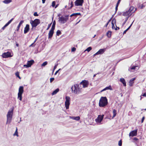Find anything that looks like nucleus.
Returning a JSON list of instances; mask_svg holds the SVG:
<instances>
[{
  "label": "nucleus",
  "instance_id": "nucleus-22",
  "mask_svg": "<svg viewBox=\"0 0 146 146\" xmlns=\"http://www.w3.org/2000/svg\"><path fill=\"white\" fill-rule=\"evenodd\" d=\"M70 118L73 119L78 121L80 119V117L79 116H77L76 117H70Z\"/></svg>",
  "mask_w": 146,
  "mask_h": 146
},
{
  "label": "nucleus",
  "instance_id": "nucleus-27",
  "mask_svg": "<svg viewBox=\"0 0 146 146\" xmlns=\"http://www.w3.org/2000/svg\"><path fill=\"white\" fill-rule=\"evenodd\" d=\"M12 1V0H5L3 2L5 4H8Z\"/></svg>",
  "mask_w": 146,
  "mask_h": 146
},
{
  "label": "nucleus",
  "instance_id": "nucleus-17",
  "mask_svg": "<svg viewBox=\"0 0 146 146\" xmlns=\"http://www.w3.org/2000/svg\"><path fill=\"white\" fill-rule=\"evenodd\" d=\"M34 62V61L33 60H31L30 61H28L27 62L28 65V67H31V66L33 64Z\"/></svg>",
  "mask_w": 146,
  "mask_h": 146
},
{
  "label": "nucleus",
  "instance_id": "nucleus-41",
  "mask_svg": "<svg viewBox=\"0 0 146 146\" xmlns=\"http://www.w3.org/2000/svg\"><path fill=\"white\" fill-rule=\"evenodd\" d=\"M55 2L53 1L52 3V7H54L55 6Z\"/></svg>",
  "mask_w": 146,
  "mask_h": 146
},
{
  "label": "nucleus",
  "instance_id": "nucleus-11",
  "mask_svg": "<svg viewBox=\"0 0 146 146\" xmlns=\"http://www.w3.org/2000/svg\"><path fill=\"white\" fill-rule=\"evenodd\" d=\"M104 116V115H99L97 118L96 119L95 121L97 123H100L102 120Z\"/></svg>",
  "mask_w": 146,
  "mask_h": 146
},
{
  "label": "nucleus",
  "instance_id": "nucleus-12",
  "mask_svg": "<svg viewBox=\"0 0 146 146\" xmlns=\"http://www.w3.org/2000/svg\"><path fill=\"white\" fill-rule=\"evenodd\" d=\"M137 129L133 130L129 134V136L133 137L136 136L137 135Z\"/></svg>",
  "mask_w": 146,
  "mask_h": 146
},
{
  "label": "nucleus",
  "instance_id": "nucleus-20",
  "mask_svg": "<svg viewBox=\"0 0 146 146\" xmlns=\"http://www.w3.org/2000/svg\"><path fill=\"white\" fill-rule=\"evenodd\" d=\"M134 9V7L133 6H131L128 11L130 12V13H133L135 11V10L133 11Z\"/></svg>",
  "mask_w": 146,
  "mask_h": 146
},
{
  "label": "nucleus",
  "instance_id": "nucleus-51",
  "mask_svg": "<svg viewBox=\"0 0 146 146\" xmlns=\"http://www.w3.org/2000/svg\"><path fill=\"white\" fill-rule=\"evenodd\" d=\"M61 70V69L60 68L59 69V70L57 71H56V72H55V73L54 74V75H56V74L60 70Z\"/></svg>",
  "mask_w": 146,
  "mask_h": 146
},
{
  "label": "nucleus",
  "instance_id": "nucleus-47",
  "mask_svg": "<svg viewBox=\"0 0 146 146\" xmlns=\"http://www.w3.org/2000/svg\"><path fill=\"white\" fill-rule=\"evenodd\" d=\"M58 64H56L55 66L54 67V68H53V71H54V70H55L57 68V66H58Z\"/></svg>",
  "mask_w": 146,
  "mask_h": 146
},
{
  "label": "nucleus",
  "instance_id": "nucleus-25",
  "mask_svg": "<svg viewBox=\"0 0 146 146\" xmlns=\"http://www.w3.org/2000/svg\"><path fill=\"white\" fill-rule=\"evenodd\" d=\"M138 67V66H131L130 68L129 69V71H131V70H135L136 69V68Z\"/></svg>",
  "mask_w": 146,
  "mask_h": 146
},
{
  "label": "nucleus",
  "instance_id": "nucleus-62",
  "mask_svg": "<svg viewBox=\"0 0 146 146\" xmlns=\"http://www.w3.org/2000/svg\"><path fill=\"white\" fill-rule=\"evenodd\" d=\"M120 1H121V0H118L117 3L119 4L120 3Z\"/></svg>",
  "mask_w": 146,
  "mask_h": 146
},
{
  "label": "nucleus",
  "instance_id": "nucleus-26",
  "mask_svg": "<svg viewBox=\"0 0 146 146\" xmlns=\"http://www.w3.org/2000/svg\"><path fill=\"white\" fill-rule=\"evenodd\" d=\"M113 115L112 117V118H113L115 117L117 114V111L115 109H113Z\"/></svg>",
  "mask_w": 146,
  "mask_h": 146
},
{
  "label": "nucleus",
  "instance_id": "nucleus-31",
  "mask_svg": "<svg viewBox=\"0 0 146 146\" xmlns=\"http://www.w3.org/2000/svg\"><path fill=\"white\" fill-rule=\"evenodd\" d=\"M61 32L60 30H58L56 32V35L57 36H59L60 35H61Z\"/></svg>",
  "mask_w": 146,
  "mask_h": 146
},
{
  "label": "nucleus",
  "instance_id": "nucleus-18",
  "mask_svg": "<svg viewBox=\"0 0 146 146\" xmlns=\"http://www.w3.org/2000/svg\"><path fill=\"white\" fill-rule=\"evenodd\" d=\"M120 81L122 83L124 86H126V82L125 80L123 78H120Z\"/></svg>",
  "mask_w": 146,
  "mask_h": 146
},
{
  "label": "nucleus",
  "instance_id": "nucleus-16",
  "mask_svg": "<svg viewBox=\"0 0 146 146\" xmlns=\"http://www.w3.org/2000/svg\"><path fill=\"white\" fill-rule=\"evenodd\" d=\"M130 14V12L129 11H127L126 12H123V15L126 16L128 15H129L128 16H130L131 15V14L130 15H129Z\"/></svg>",
  "mask_w": 146,
  "mask_h": 146
},
{
  "label": "nucleus",
  "instance_id": "nucleus-55",
  "mask_svg": "<svg viewBox=\"0 0 146 146\" xmlns=\"http://www.w3.org/2000/svg\"><path fill=\"white\" fill-rule=\"evenodd\" d=\"M28 66V64L27 63V64H25L23 65V66L24 67H25L27 68H28V67H27Z\"/></svg>",
  "mask_w": 146,
  "mask_h": 146
},
{
  "label": "nucleus",
  "instance_id": "nucleus-28",
  "mask_svg": "<svg viewBox=\"0 0 146 146\" xmlns=\"http://www.w3.org/2000/svg\"><path fill=\"white\" fill-rule=\"evenodd\" d=\"M111 32L110 31H108L106 33L107 36L109 38L110 37L111 35Z\"/></svg>",
  "mask_w": 146,
  "mask_h": 146
},
{
  "label": "nucleus",
  "instance_id": "nucleus-58",
  "mask_svg": "<svg viewBox=\"0 0 146 146\" xmlns=\"http://www.w3.org/2000/svg\"><path fill=\"white\" fill-rule=\"evenodd\" d=\"M142 96H143L146 97V92L144 93L142 95Z\"/></svg>",
  "mask_w": 146,
  "mask_h": 146
},
{
  "label": "nucleus",
  "instance_id": "nucleus-50",
  "mask_svg": "<svg viewBox=\"0 0 146 146\" xmlns=\"http://www.w3.org/2000/svg\"><path fill=\"white\" fill-rule=\"evenodd\" d=\"M134 21H133V22L130 25L127 29L128 31L130 28L131 26H132L133 23V22Z\"/></svg>",
  "mask_w": 146,
  "mask_h": 146
},
{
  "label": "nucleus",
  "instance_id": "nucleus-63",
  "mask_svg": "<svg viewBox=\"0 0 146 146\" xmlns=\"http://www.w3.org/2000/svg\"><path fill=\"white\" fill-rule=\"evenodd\" d=\"M45 0H42V3H45Z\"/></svg>",
  "mask_w": 146,
  "mask_h": 146
},
{
  "label": "nucleus",
  "instance_id": "nucleus-24",
  "mask_svg": "<svg viewBox=\"0 0 146 146\" xmlns=\"http://www.w3.org/2000/svg\"><path fill=\"white\" fill-rule=\"evenodd\" d=\"M81 14L80 13H74L70 15V17L74 16L75 17H76V16L78 15H80Z\"/></svg>",
  "mask_w": 146,
  "mask_h": 146
},
{
  "label": "nucleus",
  "instance_id": "nucleus-64",
  "mask_svg": "<svg viewBox=\"0 0 146 146\" xmlns=\"http://www.w3.org/2000/svg\"><path fill=\"white\" fill-rule=\"evenodd\" d=\"M133 84V83H132V82H131V84H130V83H129V85H130V86H132Z\"/></svg>",
  "mask_w": 146,
  "mask_h": 146
},
{
  "label": "nucleus",
  "instance_id": "nucleus-59",
  "mask_svg": "<svg viewBox=\"0 0 146 146\" xmlns=\"http://www.w3.org/2000/svg\"><path fill=\"white\" fill-rule=\"evenodd\" d=\"M109 23V21H108V23L106 24L105 25V27H107L108 25V23Z\"/></svg>",
  "mask_w": 146,
  "mask_h": 146
},
{
  "label": "nucleus",
  "instance_id": "nucleus-9",
  "mask_svg": "<svg viewBox=\"0 0 146 146\" xmlns=\"http://www.w3.org/2000/svg\"><path fill=\"white\" fill-rule=\"evenodd\" d=\"M80 84L82 85L83 86V87L84 88L87 87L89 84L88 81L87 80H83L80 83Z\"/></svg>",
  "mask_w": 146,
  "mask_h": 146
},
{
  "label": "nucleus",
  "instance_id": "nucleus-57",
  "mask_svg": "<svg viewBox=\"0 0 146 146\" xmlns=\"http://www.w3.org/2000/svg\"><path fill=\"white\" fill-rule=\"evenodd\" d=\"M38 37V36L35 39V40L34 42V43H35L36 42V41L37 40Z\"/></svg>",
  "mask_w": 146,
  "mask_h": 146
},
{
  "label": "nucleus",
  "instance_id": "nucleus-1",
  "mask_svg": "<svg viewBox=\"0 0 146 146\" xmlns=\"http://www.w3.org/2000/svg\"><path fill=\"white\" fill-rule=\"evenodd\" d=\"M108 100L106 97H102L99 101V106L100 107H104L107 105Z\"/></svg>",
  "mask_w": 146,
  "mask_h": 146
},
{
  "label": "nucleus",
  "instance_id": "nucleus-39",
  "mask_svg": "<svg viewBox=\"0 0 146 146\" xmlns=\"http://www.w3.org/2000/svg\"><path fill=\"white\" fill-rule=\"evenodd\" d=\"M119 4H118L117 3L115 7V13H116L117 12V9H118V6Z\"/></svg>",
  "mask_w": 146,
  "mask_h": 146
},
{
  "label": "nucleus",
  "instance_id": "nucleus-5",
  "mask_svg": "<svg viewBox=\"0 0 146 146\" xmlns=\"http://www.w3.org/2000/svg\"><path fill=\"white\" fill-rule=\"evenodd\" d=\"M24 88L23 86H20L19 89V92L18 93L17 98L20 101L22 100V94L24 92Z\"/></svg>",
  "mask_w": 146,
  "mask_h": 146
},
{
  "label": "nucleus",
  "instance_id": "nucleus-40",
  "mask_svg": "<svg viewBox=\"0 0 146 146\" xmlns=\"http://www.w3.org/2000/svg\"><path fill=\"white\" fill-rule=\"evenodd\" d=\"M122 144V141L121 140H120L119 141L118 143V145L119 146H121Z\"/></svg>",
  "mask_w": 146,
  "mask_h": 146
},
{
  "label": "nucleus",
  "instance_id": "nucleus-54",
  "mask_svg": "<svg viewBox=\"0 0 146 146\" xmlns=\"http://www.w3.org/2000/svg\"><path fill=\"white\" fill-rule=\"evenodd\" d=\"M133 140H135V141H138V139L136 138V137H134V138H133Z\"/></svg>",
  "mask_w": 146,
  "mask_h": 146
},
{
  "label": "nucleus",
  "instance_id": "nucleus-49",
  "mask_svg": "<svg viewBox=\"0 0 146 146\" xmlns=\"http://www.w3.org/2000/svg\"><path fill=\"white\" fill-rule=\"evenodd\" d=\"M134 21H133V22L130 25L127 29L128 31L130 28L131 26H132L133 23V22Z\"/></svg>",
  "mask_w": 146,
  "mask_h": 146
},
{
  "label": "nucleus",
  "instance_id": "nucleus-7",
  "mask_svg": "<svg viewBox=\"0 0 146 146\" xmlns=\"http://www.w3.org/2000/svg\"><path fill=\"white\" fill-rule=\"evenodd\" d=\"M66 101L65 102V106L66 109L69 108V106L70 104V98L69 97L66 96L65 97Z\"/></svg>",
  "mask_w": 146,
  "mask_h": 146
},
{
  "label": "nucleus",
  "instance_id": "nucleus-48",
  "mask_svg": "<svg viewBox=\"0 0 146 146\" xmlns=\"http://www.w3.org/2000/svg\"><path fill=\"white\" fill-rule=\"evenodd\" d=\"M116 28L114 27V29L115 30H119V27H117L116 25H115Z\"/></svg>",
  "mask_w": 146,
  "mask_h": 146
},
{
  "label": "nucleus",
  "instance_id": "nucleus-21",
  "mask_svg": "<svg viewBox=\"0 0 146 146\" xmlns=\"http://www.w3.org/2000/svg\"><path fill=\"white\" fill-rule=\"evenodd\" d=\"M59 90V89L58 88L54 91L52 93V95H55L57 94V92H58Z\"/></svg>",
  "mask_w": 146,
  "mask_h": 146
},
{
  "label": "nucleus",
  "instance_id": "nucleus-2",
  "mask_svg": "<svg viewBox=\"0 0 146 146\" xmlns=\"http://www.w3.org/2000/svg\"><path fill=\"white\" fill-rule=\"evenodd\" d=\"M79 85L78 84H76L72 86L71 87L72 92L75 94H79L80 91V89L79 87Z\"/></svg>",
  "mask_w": 146,
  "mask_h": 146
},
{
  "label": "nucleus",
  "instance_id": "nucleus-35",
  "mask_svg": "<svg viewBox=\"0 0 146 146\" xmlns=\"http://www.w3.org/2000/svg\"><path fill=\"white\" fill-rule=\"evenodd\" d=\"M135 80V78H131L129 82V83H130L131 84V82L132 83H133V81Z\"/></svg>",
  "mask_w": 146,
  "mask_h": 146
},
{
  "label": "nucleus",
  "instance_id": "nucleus-53",
  "mask_svg": "<svg viewBox=\"0 0 146 146\" xmlns=\"http://www.w3.org/2000/svg\"><path fill=\"white\" fill-rule=\"evenodd\" d=\"M145 119V117L143 116V117L141 120V123H142Z\"/></svg>",
  "mask_w": 146,
  "mask_h": 146
},
{
  "label": "nucleus",
  "instance_id": "nucleus-56",
  "mask_svg": "<svg viewBox=\"0 0 146 146\" xmlns=\"http://www.w3.org/2000/svg\"><path fill=\"white\" fill-rule=\"evenodd\" d=\"M127 31H128V30L127 29L125 31H124L123 33V35L124 34H125L126 33V32Z\"/></svg>",
  "mask_w": 146,
  "mask_h": 146
},
{
  "label": "nucleus",
  "instance_id": "nucleus-29",
  "mask_svg": "<svg viewBox=\"0 0 146 146\" xmlns=\"http://www.w3.org/2000/svg\"><path fill=\"white\" fill-rule=\"evenodd\" d=\"M70 5L71 6L70 7H68L67 8V9L68 10L70 9H72V8L73 7L74 5V4L73 2L72 1H71L70 3Z\"/></svg>",
  "mask_w": 146,
  "mask_h": 146
},
{
  "label": "nucleus",
  "instance_id": "nucleus-15",
  "mask_svg": "<svg viewBox=\"0 0 146 146\" xmlns=\"http://www.w3.org/2000/svg\"><path fill=\"white\" fill-rule=\"evenodd\" d=\"M29 30V25L28 24H27L24 30V33H27Z\"/></svg>",
  "mask_w": 146,
  "mask_h": 146
},
{
  "label": "nucleus",
  "instance_id": "nucleus-52",
  "mask_svg": "<svg viewBox=\"0 0 146 146\" xmlns=\"http://www.w3.org/2000/svg\"><path fill=\"white\" fill-rule=\"evenodd\" d=\"M35 43H34V42L32 43V44L31 45H30L29 46V47H31V46H34L35 45V44H34V45H33Z\"/></svg>",
  "mask_w": 146,
  "mask_h": 146
},
{
  "label": "nucleus",
  "instance_id": "nucleus-36",
  "mask_svg": "<svg viewBox=\"0 0 146 146\" xmlns=\"http://www.w3.org/2000/svg\"><path fill=\"white\" fill-rule=\"evenodd\" d=\"M14 135H17V136H18V131H17V128H16V129L15 131L14 134Z\"/></svg>",
  "mask_w": 146,
  "mask_h": 146
},
{
  "label": "nucleus",
  "instance_id": "nucleus-14",
  "mask_svg": "<svg viewBox=\"0 0 146 146\" xmlns=\"http://www.w3.org/2000/svg\"><path fill=\"white\" fill-rule=\"evenodd\" d=\"M54 29L51 28L50 30L49 31L48 34L49 38H50L52 37L54 33Z\"/></svg>",
  "mask_w": 146,
  "mask_h": 146
},
{
  "label": "nucleus",
  "instance_id": "nucleus-45",
  "mask_svg": "<svg viewBox=\"0 0 146 146\" xmlns=\"http://www.w3.org/2000/svg\"><path fill=\"white\" fill-rule=\"evenodd\" d=\"M14 18H12L10 20H9L7 23L9 24H10L11 22L13 20Z\"/></svg>",
  "mask_w": 146,
  "mask_h": 146
},
{
  "label": "nucleus",
  "instance_id": "nucleus-8",
  "mask_svg": "<svg viewBox=\"0 0 146 146\" xmlns=\"http://www.w3.org/2000/svg\"><path fill=\"white\" fill-rule=\"evenodd\" d=\"M84 2V0H76L74 2L76 6H82Z\"/></svg>",
  "mask_w": 146,
  "mask_h": 146
},
{
  "label": "nucleus",
  "instance_id": "nucleus-23",
  "mask_svg": "<svg viewBox=\"0 0 146 146\" xmlns=\"http://www.w3.org/2000/svg\"><path fill=\"white\" fill-rule=\"evenodd\" d=\"M24 21H23L22 20L20 21L19 23V24L17 26V31H19V29L20 27V26L21 25L23 24V23Z\"/></svg>",
  "mask_w": 146,
  "mask_h": 146
},
{
  "label": "nucleus",
  "instance_id": "nucleus-3",
  "mask_svg": "<svg viewBox=\"0 0 146 146\" xmlns=\"http://www.w3.org/2000/svg\"><path fill=\"white\" fill-rule=\"evenodd\" d=\"M13 109L11 110H9L7 113V121L6 124L10 123L11 122L13 114Z\"/></svg>",
  "mask_w": 146,
  "mask_h": 146
},
{
  "label": "nucleus",
  "instance_id": "nucleus-60",
  "mask_svg": "<svg viewBox=\"0 0 146 146\" xmlns=\"http://www.w3.org/2000/svg\"><path fill=\"white\" fill-rule=\"evenodd\" d=\"M9 24L8 23H7L5 25V26L6 27Z\"/></svg>",
  "mask_w": 146,
  "mask_h": 146
},
{
  "label": "nucleus",
  "instance_id": "nucleus-33",
  "mask_svg": "<svg viewBox=\"0 0 146 146\" xmlns=\"http://www.w3.org/2000/svg\"><path fill=\"white\" fill-rule=\"evenodd\" d=\"M105 90H111L112 88H111V86H110L108 87H107L106 88H105Z\"/></svg>",
  "mask_w": 146,
  "mask_h": 146
},
{
  "label": "nucleus",
  "instance_id": "nucleus-38",
  "mask_svg": "<svg viewBox=\"0 0 146 146\" xmlns=\"http://www.w3.org/2000/svg\"><path fill=\"white\" fill-rule=\"evenodd\" d=\"M15 75L17 77H18L20 79H21V77H20V76H19V73L18 72H17L16 73Z\"/></svg>",
  "mask_w": 146,
  "mask_h": 146
},
{
  "label": "nucleus",
  "instance_id": "nucleus-19",
  "mask_svg": "<svg viewBox=\"0 0 146 146\" xmlns=\"http://www.w3.org/2000/svg\"><path fill=\"white\" fill-rule=\"evenodd\" d=\"M116 22L115 19V18L113 19L112 20L111 24H112V28L113 29H114V23H115Z\"/></svg>",
  "mask_w": 146,
  "mask_h": 146
},
{
  "label": "nucleus",
  "instance_id": "nucleus-44",
  "mask_svg": "<svg viewBox=\"0 0 146 146\" xmlns=\"http://www.w3.org/2000/svg\"><path fill=\"white\" fill-rule=\"evenodd\" d=\"M51 24H52V23H51L50 24L48 25L47 28L46 29L47 30H48L49 29V28L51 26Z\"/></svg>",
  "mask_w": 146,
  "mask_h": 146
},
{
  "label": "nucleus",
  "instance_id": "nucleus-30",
  "mask_svg": "<svg viewBox=\"0 0 146 146\" xmlns=\"http://www.w3.org/2000/svg\"><path fill=\"white\" fill-rule=\"evenodd\" d=\"M55 25H56V21L55 20H54L53 21L52 25L51 28L55 29Z\"/></svg>",
  "mask_w": 146,
  "mask_h": 146
},
{
  "label": "nucleus",
  "instance_id": "nucleus-34",
  "mask_svg": "<svg viewBox=\"0 0 146 146\" xmlns=\"http://www.w3.org/2000/svg\"><path fill=\"white\" fill-rule=\"evenodd\" d=\"M47 64V61L44 62L42 64L41 66H44L46 65Z\"/></svg>",
  "mask_w": 146,
  "mask_h": 146
},
{
  "label": "nucleus",
  "instance_id": "nucleus-32",
  "mask_svg": "<svg viewBox=\"0 0 146 146\" xmlns=\"http://www.w3.org/2000/svg\"><path fill=\"white\" fill-rule=\"evenodd\" d=\"M129 16H128V17H126L125 18V20L124 22V23H123V25H122L123 26L126 23V21H127V20H128V18L129 17Z\"/></svg>",
  "mask_w": 146,
  "mask_h": 146
},
{
  "label": "nucleus",
  "instance_id": "nucleus-61",
  "mask_svg": "<svg viewBox=\"0 0 146 146\" xmlns=\"http://www.w3.org/2000/svg\"><path fill=\"white\" fill-rule=\"evenodd\" d=\"M6 27L4 25L3 27H2V29L4 30Z\"/></svg>",
  "mask_w": 146,
  "mask_h": 146
},
{
  "label": "nucleus",
  "instance_id": "nucleus-37",
  "mask_svg": "<svg viewBox=\"0 0 146 146\" xmlns=\"http://www.w3.org/2000/svg\"><path fill=\"white\" fill-rule=\"evenodd\" d=\"M92 49V48L91 47H89L85 51H87L88 52H89Z\"/></svg>",
  "mask_w": 146,
  "mask_h": 146
},
{
  "label": "nucleus",
  "instance_id": "nucleus-4",
  "mask_svg": "<svg viewBox=\"0 0 146 146\" xmlns=\"http://www.w3.org/2000/svg\"><path fill=\"white\" fill-rule=\"evenodd\" d=\"M40 22V19H35L34 20H31L30 21V23L31 24L32 28L36 27L39 24Z\"/></svg>",
  "mask_w": 146,
  "mask_h": 146
},
{
  "label": "nucleus",
  "instance_id": "nucleus-42",
  "mask_svg": "<svg viewBox=\"0 0 146 146\" xmlns=\"http://www.w3.org/2000/svg\"><path fill=\"white\" fill-rule=\"evenodd\" d=\"M54 78H51L50 79V82L52 83L54 80Z\"/></svg>",
  "mask_w": 146,
  "mask_h": 146
},
{
  "label": "nucleus",
  "instance_id": "nucleus-46",
  "mask_svg": "<svg viewBox=\"0 0 146 146\" xmlns=\"http://www.w3.org/2000/svg\"><path fill=\"white\" fill-rule=\"evenodd\" d=\"M33 15L35 16H38V14L36 12H35L34 13Z\"/></svg>",
  "mask_w": 146,
  "mask_h": 146
},
{
  "label": "nucleus",
  "instance_id": "nucleus-6",
  "mask_svg": "<svg viewBox=\"0 0 146 146\" xmlns=\"http://www.w3.org/2000/svg\"><path fill=\"white\" fill-rule=\"evenodd\" d=\"M68 15L65 16V17L61 16L59 17V22L62 24H64L67 22L68 19Z\"/></svg>",
  "mask_w": 146,
  "mask_h": 146
},
{
  "label": "nucleus",
  "instance_id": "nucleus-10",
  "mask_svg": "<svg viewBox=\"0 0 146 146\" xmlns=\"http://www.w3.org/2000/svg\"><path fill=\"white\" fill-rule=\"evenodd\" d=\"M2 56L3 58H7L10 57L12 56L11 53L9 52H5L2 54Z\"/></svg>",
  "mask_w": 146,
  "mask_h": 146
},
{
  "label": "nucleus",
  "instance_id": "nucleus-13",
  "mask_svg": "<svg viewBox=\"0 0 146 146\" xmlns=\"http://www.w3.org/2000/svg\"><path fill=\"white\" fill-rule=\"evenodd\" d=\"M105 49H100L94 55V56H95L96 55L98 54H101L103 53L105 51Z\"/></svg>",
  "mask_w": 146,
  "mask_h": 146
},
{
  "label": "nucleus",
  "instance_id": "nucleus-43",
  "mask_svg": "<svg viewBox=\"0 0 146 146\" xmlns=\"http://www.w3.org/2000/svg\"><path fill=\"white\" fill-rule=\"evenodd\" d=\"M76 50V48L75 47H73L71 49V51L72 52H74Z\"/></svg>",
  "mask_w": 146,
  "mask_h": 146
}]
</instances>
